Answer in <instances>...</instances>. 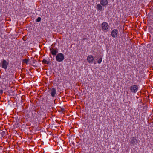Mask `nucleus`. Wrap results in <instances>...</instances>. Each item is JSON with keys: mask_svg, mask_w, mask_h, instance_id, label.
<instances>
[{"mask_svg": "<svg viewBox=\"0 0 153 153\" xmlns=\"http://www.w3.org/2000/svg\"><path fill=\"white\" fill-rule=\"evenodd\" d=\"M97 9L98 10L100 11H102L103 7L102 5L100 4H98L97 5Z\"/></svg>", "mask_w": 153, "mask_h": 153, "instance_id": "obj_11", "label": "nucleus"}, {"mask_svg": "<svg viewBox=\"0 0 153 153\" xmlns=\"http://www.w3.org/2000/svg\"><path fill=\"white\" fill-rule=\"evenodd\" d=\"M50 51L52 55L54 56H56L58 50L57 48L54 49L51 48L50 49Z\"/></svg>", "mask_w": 153, "mask_h": 153, "instance_id": "obj_6", "label": "nucleus"}, {"mask_svg": "<svg viewBox=\"0 0 153 153\" xmlns=\"http://www.w3.org/2000/svg\"><path fill=\"white\" fill-rule=\"evenodd\" d=\"M100 4L103 6H106L108 4L107 0H100Z\"/></svg>", "mask_w": 153, "mask_h": 153, "instance_id": "obj_7", "label": "nucleus"}, {"mask_svg": "<svg viewBox=\"0 0 153 153\" xmlns=\"http://www.w3.org/2000/svg\"><path fill=\"white\" fill-rule=\"evenodd\" d=\"M102 27L103 30H106L108 28V25L106 22H103L102 24Z\"/></svg>", "mask_w": 153, "mask_h": 153, "instance_id": "obj_5", "label": "nucleus"}, {"mask_svg": "<svg viewBox=\"0 0 153 153\" xmlns=\"http://www.w3.org/2000/svg\"><path fill=\"white\" fill-rule=\"evenodd\" d=\"M102 58H100L98 60V61H97L98 63L100 64L101 62L102 61Z\"/></svg>", "mask_w": 153, "mask_h": 153, "instance_id": "obj_14", "label": "nucleus"}, {"mask_svg": "<svg viewBox=\"0 0 153 153\" xmlns=\"http://www.w3.org/2000/svg\"><path fill=\"white\" fill-rule=\"evenodd\" d=\"M56 59L58 62H62L64 59V56L62 53H59L56 56Z\"/></svg>", "mask_w": 153, "mask_h": 153, "instance_id": "obj_1", "label": "nucleus"}, {"mask_svg": "<svg viewBox=\"0 0 153 153\" xmlns=\"http://www.w3.org/2000/svg\"><path fill=\"white\" fill-rule=\"evenodd\" d=\"M42 62H43L44 64H48L49 63V61H47V60H46L45 59H43L42 60Z\"/></svg>", "mask_w": 153, "mask_h": 153, "instance_id": "obj_12", "label": "nucleus"}, {"mask_svg": "<svg viewBox=\"0 0 153 153\" xmlns=\"http://www.w3.org/2000/svg\"><path fill=\"white\" fill-rule=\"evenodd\" d=\"M3 93V91L2 90H0V94H2Z\"/></svg>", "mask_w": 153, "mask_h": 153, "instance_id": "obj_16", "label": "nucleus"}, {"mask_svg": "<svg viewBox=\"0 0 153 153\" xmlns=\"http://www.w3.org/2000/svg\"><path fill=\"white\" fill-rule=\"evenodd\" d=\"M137 140L135 137H133L131 138V142L133 145H134L137 142Z\"/></svg>", "mask_w": 153, "mask_h": 153, "instance_id": "obj_10", "label": "nucleus"}, {"mask_svg": "<svg viewBox=\"0 0 153 153\" xmlns=\"http://www.w3.org/2000/svg\"><path fill=\"white\" fill-rule=\"evenodd\" d=\"M94 59V58L91 55H89L88 56L87 58V61L89 63H92L93 62Z\"/></svg>", "mask_w": 153, "mask_h": 153, "instance_id": "obj_9", "label": "nucleus"}, {"mask_svg": "<svg viewBox=\"0 0 153 153\" xmlns=\"http://www.w3.org/2000/svg\"><path fill=\"white\" fill-rule=\"evenodd\" d=\"M118 33V30L117 29H114L112 31L111 35L113 38H116L117 36Z\"/></svg>", "mask_w": 153, "mask_h": 153, "instance_id": "obj_4", "label": "nucleus"}, {"mask_svg": "<svg viewBox=\"0 0 153 153\" xmlns=\"http://www.w3.org/2000/svg\"><path fill=\"white\" fill-rule=\"evenodd\" d=\"M9 63L6 60H4L0 64V66L2 68L6 70L7 67Z\"/></svg>", "mask_w": 153, "mask_h": 153, "instance_id": "obj_2", "label": "nucleus"}, {"mask_svg": "<svg viewBox=\"0 0 153 153\" xmlns=\"http://www.w3.org/2000/svg\"><path fill=\"white\" fill-rule=\"evenodd\" d=\"M41 18L40 17H38L37 19H36V22H39L41 21Z\"/></svg>", "mask_w": 153, "mask_h": 153, "instance_id": "obj_15", "label": "nucleus"}, {"mask_svg": "<svg viewBox=\"0 0 153 153\" xmlns=\"http://www.w3.org/2000/svg\"><path fill=\"white\" fill-rule=\"evenodd\" d=\"M130 90L132 93H136L138 90V87L137 85H133L130 87Z\"/></svg>", "mask_w": 153, "mask_h": 153, "instance_id": "obj_3", "label": "nucleus"}, {"mask_svg": "<svg viewBox=\"0 0 153 153\" xmlns=\"http://www.w3.org/2000/svg\"><path fill=\"white\" fill-rule=\"evenodd\" d=\"M29 61V60L28 59H24L23 60V62L27 64Z\"/></svg>", "mask_w": 153, "mask_h": 153, "instance_id": "obj_13", "label": "nucleus"}, {"mask_svg": "<svg viewBox=\"0 0 153 153\" xmlns=\"http://www.w3.org/2000/svg\"><path fill=\"white\" fill-rule=\"evenodd\" d=\"M50 91V94L51 96L52 97H54L56 93V89L53 88L51 89Z\"/></svg>", "mask_w": 153, "mask_h": 153, "instance_id": "obj_8", "label": "nucleus"}]
</instances>
